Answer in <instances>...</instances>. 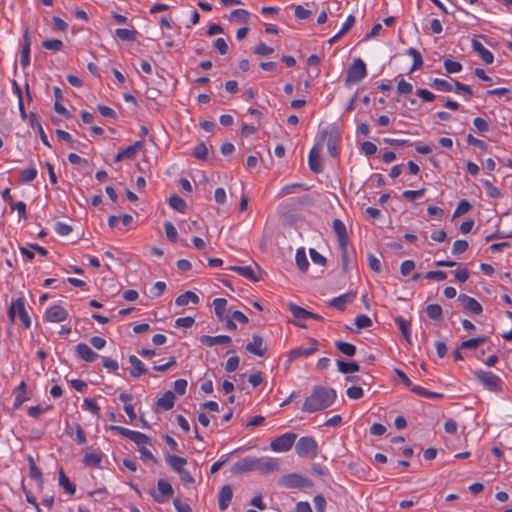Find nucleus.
<instances>
[{"label":"nucleus","mask_w":512,"mask_h":512,"mask_svg":"<svg viewBox=\"0 0 512 512\" xmlns=\"http://www.w3.org/2000/svg\"><path fill=\"white\" fill-rule=\"evenodd\" d=\"M54 229L61 236H66L72 232V227L63 222H56Z\"/></svg>","instance_id":"052dcab7"},{"label":"nucleus","mask_w":512,"mask_h":512,"mask_svg":"<svg viewBox=\"0 0 512 512\" xmlns=\"http://www.w3.org/2000/svg\"><path fill=\"white\" fill-rule=\"evenodd\" d=\"M169 205L172 209L178 211V212H185L187 208V204L184 199L179 197L178 195H172L169 200Z\"/></svg>","instance_id":"e433bc0d"},{"label":"nucleus","mask_w":512,"mask_h":512,"mask_svg":"<svg viewBox=\"0 0 512 512\" xmlns=\"http://www.w3.org/2000/svg\"><path fill=\"white\" fill-rule=\"evenodd\" d=\"M333 229L338 237L339 245L346 246L348 243V235L345 224L340 219L333 221Z\"/></svg>","instance_id":"5701e85b"},{"label":"nucleus","mask_w":512,"mask_h":512,"mask_svg":"<svg viewBox=\"0 0 512 512\" xmlns=\"http://www.w3.org/2000/svg\"><path fill=\"white\" fill-rule=\"evenodd\" d=\"M395 322L401 331L402 335L406 339L408 343H411V329H410V323L406 320H404L402 317H398L395 319Z\"/></svg>","instance_id":"72a5a7b5"},{"label":"nucleus","mask_w":512,"mask_h":512,"mask_svg":"<svg viewBox=\"0 0 512 512\" xmlns=\"http://www.w3.org/2000/svg\"><path fill=\"white\" fill-rule=\"evenodd\" d=\"M413 90L412 84L408 83L404 79H400L397 84V91L399 94H410Z\"/></svg>","instance_id":"6e6d98bb"},{"label":"nucleus","mask_w":512,"mask_h":512,"mask_svg":"<svg viewBox=\"0 0 512 512\" xmlns=\"http://www.w3.org/2000/svg\"><path fill=\"white\" fill-rule=\"evenodd\" d=\"M361 150L365 155L371 156L377 152V146L370 141H365L361 145Z\"/></svg>","instance_id":"774afa93"},{"label":"nucleus","mask_w":512,"mask_h":512,"mask_svg":"<svg viewBox=\"0 0 512 512\" xmlns=\"http://www.w3.org/2000/svg\"><path fill=\"white\" fill-rule=\"evenodd\" d=\"M135 156H136V153H135L134 148L131 147V146H128L127 148L119 151L115 155L114 161L115 162H119V161L124 160V159H133Z\"/></svg>","instance_id":"37998d69"},{"label":"nucleus","mask_w":512,"mask_h":512,"mask_svg":"<svg viewBox=\"0 0 512 512\" xmlns=\"http://www.w3.org/2000/svg\"><path fill=\"white\" fill-rule=\"evenodd\" d=\"M214 310L216 316L220 320H225V311L227 306V300L224 298H216L213 300Z\"/></svg>","instance_id":"c9c22d12"},{"label":"nucleus","mask_w":512,"mask_h":512,"mask_svg":"<svg viewBox=\"0 0 512 512\" xmlns=\"http://www.w3.org/2000/svg\"><path fill=\"white\" fill-rule=\"evenodd\" d=\"M231 18L240 22H246L249 18V12L244 9H235L231 12Z\"/></svg>","instance_id":"680f3d73"},{"label":"nucleus","mask_w":512,"mask_h":512,"mask_svg":"<svg viewBox=\"0 0 512 512\" xmlns=\"http://www.w3.org/2000/svg\"><path fill=\"white\" fill-rule=\"evenodd\" d=\"M406 53L408 55L412 56V58H413V65H412V67L410 69V72H413V71H415V70H417V69L422 67V65H423V58H422L421 53L418 50H416L415 48H409L406 51Z\"/></svg>","instance_id":"4c0bfd02"},{"label":"nucleus","mask_w":512,"mask_h":512,"mask_svg":"<svg viewBox=\"0 0 512 512\" xmlns=\"http://www.w3.org/2000/svg\"><path fill=\"white\" fill-rule=\"evenodd\" d=\"M103 453L99 451H87L84 455L83 462L89 467H99L102 462Z\"/></svg>","instance_id":"a878e982"},{"label":"nucleus","mask_w":512,"mask_h":512,"mask_svg":"<svg viewBox=\"0 0 512 512\" xmlns=\"http://www.w3.org/2000/svg\"><path fill=\"white\" fill-rule=\"evenodd\" d=\"M44 318L48 322H62L68 318V312L60 305H53L47 309Z\"/></svg>","instance_id":"f8f14e48"},{"label":"nucleus","mask_w":512,"mask_h":512,"mask_svg":"<svg viewBox=\"0 0 512 512\" xmlns=\"http://www.w3.org/2000/svg\"><path fill=\"white\" fill-rule=\"evenodd\" d=\"M296 438L297 435L293 432L282 434L270 443V448L274 452H286L291 449Z\"/></svg>","instance_id":"0eeeda50"},{"label":"nucleus","mask_w":512,"mask_h":512,"mask_svg":"<svg viewBox=\"0 0 512 512\" xmlns=\"http://www.w3.org/2000/svg\"><path fill=\"white\" fill-rule=\"evenodd\" d=\"M442 307L439 304H429L426 307L427 316L432 320H438L442 316Z\"/></svg>","instance_id":"a19ab883"},{"label":"nucleus","mask_w":512,"mask_h":512,"mask_svg":"<svg viewBox=\"0 0 512 512\" xmlns=\"http://www.w3.org/2000/svg\"><path fill=\"white\" fill-rule=\"evenodd\" d=\"M175 403V395L172 391H166L162 397H160L156 405L159 409L170 410L173 408Z\"/></svg>","instance_id":"393cba45"},{"label":"nucleus","mask_w":512,"mask_h":512,"mask_svg":"<svg viewBox=\"0 0 512 512\" xmlns=\"http://www.w3.org/2000/svg\"><path fill=\"white\" fill-rule=\"evenodd\" d=\"M167 461L175 472L181 473L183 470H185L183 468L184 465L187 463V460L185 458L176 455H169L167 457Z\"/></svg>","instance_id":"c85d7f7f"},{"label":"nucleus","mask_w":512,"mask_h":512,"mask_svg":"<svg viewBox=\"0 0 512 512\" xmlns=\"http://www.w3.org/2000/svg\"><path fill=\"white\" fill-rule=\"evenodd\" d=\"M295 450L300 457L313 459L317 456L318 445L313 437L304 436L297 441Z\"/></svg>","instance_id":"20e7f679"},{"label":"nucleus","mask_w":512,"mask_h":512,"mask_svg":"<svg viewBox=\"0 0 512 512\" xmlns=\"http://www.w3.org/2000/svg\"><path fill=\"white\" fill-rule=\"evenodd\" d=\"M337 367L343 374L357 372L360 370V366L356 362H344L342 360H337Z\"/></svg>","instance_id":"f704fd0d"},{"label":"nucleus","mask_w":512,"mask_h":512,"mask_svg":"<svg viewBox=\"0 0 512 512\" xmlns=\"http://www.w3.org/2000/svg\"><path fill=\"white\" fill-rule=\"evenodd\" d=\"M246 350L254 355L263 357L267 352V347L264 345L263 338L259 334H254L252 342L246 345Z\"/></svg>","instance_id":"4468645a"},{"label":"nucleus","mask_w":512,"mask_h":512,"mask_svg":"<svg viewBox=\"0 0 512 512\" xmlns=\"http://www.w3.org/2000/svg\"><path fill=\"white\" fill-rule=\"evenodd\" d=\"M355 325L358 329L368 328L372 325V320L367 315L361 314L355 318Z\"/></svg>","instance_id":"5fc2aeb1"},{"label":"nucleus","mask_w":512,"mask_h":512,"mask_svg":"<svg viewBox=\"0 0 512 512\" xmlns=\"http://www.w3.org/2000/svg\"><path fill=\"white\" fill-rule=\"evenodd\" d=\"M431 87L440 92H450L453 89L451 83L440 78H435L431 83Z\"/></svg>","instance_id":"58836bf2"},{"label":"nucleus","mask_w":512,"mask_h":512,"mask_svg":"<svg viewBox=\"0 0 512 512\" xmlns=\"http://www.w3.org/2000/svg\"><path fill=\"white\" fill-rule=\"evenodd\" d=\"M289 310L296 319L295 324L299 327H305L304 320L309 318L310 311L296 304H289Z\"/></svg>","instance_id":"aec40b11"},{"label":"nucleus","mask_w":512,"mask_h":512,"mask_svg":"<svg viewBox=\"0 0 512 512\" xmlns=\"http://www.w3.org/2000/svg\"><path fill=\"white\" fill-rule=\"evenodd\" d=\"M279 463L277 459L271 457H255V471H258L262 474H267L273 471L278 470Z\"/></svg>","instance_id":"9b49d317"},{"label":"nucleus","mask_w":512,"mask_h":512,"mask_svg":"<svg viewBox=\"0 0 512 512\" xmlns=\"http://www.w3.org/2000/svg\"><path fill=\"white\" fill-rule=\"evenodd\" d=\"M115 35L122 41L133 42L136 40L137 31L126 28H118L115 31Z\"/></svg>","instance_id":"473e14b6"},{"label":"nucleus","mask_w":512,"mask_h":512,"mask_svg":"<svg viewBox=\"0 0 512 512\" xmlns=\"http://www.w3.org/2000/svg\"><path fill=\"white\" fill-rule=\"evenodd\" d=\"M474 376L488 390L493 392L501 391V379L492 372L476 370L474 371Z\"/></svg>","instance_id":"423d86ee"},{"label":"nucleus","mask_w":512,"mask_h":512,"mask_svg":"<svg viewBox=\"0 0 512 512\" xmlns=\"http://www.w3.org/2000/svg\"><path fill=\"white\" fill-rule=\"evenodd\" d=\"M199 301L200 299L196 293L192 291H186L176 298L175 303L177 306H186L190 302L193 304H198Z\"/></svg>","instance_id":"bb28decb"},{"label":"nucleus","mask_w":512,"mask_h":512,"mask_svg":"<svg viewBox=\"0 0 512 512\" xmlns=\"http://www.w3.org/2000/svg\"><path fill=\"white\" fill-rule=\"evenodd\" d=\"M230 270L237 272L241 276L251 280L252 282H258L260 278L255 274L250 266H230Z\"/></svg>","instance_id":"cd10ccee"},{"label":"nucleus","mask_w":512,"mask_h":512,"mask_svg":"<svg viewBox=\"0 0 512 512\" xmlns=\"http://www.w3.org/2000/svg\"><path fill=\"white\" fill-rule=\"evenodd\" d=\"M213 47L221 54L225 55L228 52V45L223 38H217L214 43Z\"/></svg>","instance_id":"69168bd1"},{"label":"nucleus","mask_w":512,"mask_h":512,"mask_svg":"<svg viewBox=\"0 0 512 512\" xmlns=\"http://www.w3.org/2000/svg\"><path fill=\"white\" fill-rule=\"evenodd\" d=\"M368 266L376 273L381 272V261L373 254H368Z\"/></svg>","instance_id":"13d9d810"},{"label":"nucleus","mask_w":512,"mask_h":512,"mask_svg":"<svg viewBox=\"0 0 512 512\" xmlns=\"http://www.w3.org/2000/svg\"><path fill=\"white\" fill-rule=\"evenodd\" d=\"M327 141V150L330 156L337 157L339 153L340 135L338 131L333 128L331 130L323 129L318 133V142L323 145Z\"/></svg>","instance_id":"f03ea898"},{"label":"nucleus","mask_w":512,"mask_h":512,"mask_svg":"<svg viewBox=\"0 0 512 512\" xmlns=\"http://www.w3.org/2000/svg\"><path fill=\"white\" fill-rule=\"evenodd\" d=\"M425 189L422 188V189H419V190H406L403 192V197L410 200V201H413L417 198H420L422 197L424 194H425Z\"/></svg>","instance_id":"bf43d9fd"},{"label":"nucleus","mask_w":512,"mask_h":512,"mask_svg":"<svg viewBox=\"0 0 512 512\" xmlns=\"http://www.w3.org/2000/svg\"><path fill=\"white\" fill-rule=\"evenodd\" d=\"M367 76L366 64L361 58H355L347 70L345 84L358 83Z\"/></svg>","instance_id":"7ed1b4c3"},{"label":"nucleus","mask_w":512,"mask_h":512,"mask_svg":"<svg viewBox=\"0 0 512 512\" xmlns=\"http://www.w3.org/2000/svg\"><path fill=\"white\" fill-rule=\"evenodd\" d=\"M249 471H255V457H245L231 467L232 474H242Z\"/></svg>","instance_id":"2eb2a0df"},{"label":"nucleus","mask_w":512,"mask_h":512,"mask_svg":"<svg viewBox=\"0 0 512 512\" xmlns=\"http://www.w3.org/2000/svg\"><path fill=\"white\" fill-rule=\"evenodd\" d=\"M16 312L18 313V316L22 321L24 327L27 329L30 328L31 319L25 308V300L22 297L12 301L11 306L8 309V317L12 322L15 320Z\"/></svg>","instance_id":"39448f33"},{"label":"nucleus","mask_w":512,"mask_h":512,"mask_svg":"<svg viewBox=\"0 0 512 512\" xmlns=\"http://www.w3.org/2000/svg\"><path fill=\"white\" fill-rule=\"evenodd\" d=\"M295 261H296V265L299 268V270H301L302 272L307 271V269L309 267V262L306 257L304 248L297 249L296 255H295Z\"/></svg>","instance_id":"7c9ffc66"},{"label":"nucleus","mask_w":512,"mask_h":512,"mask_svg":"<svg viewBox=\"0 0 512 512\" xmlns=\"http://www.w3.org/2000/svg\"><path fill=\"white\" fill-rule=\"evenodd\" d=\"M157 488L158 493L152 491L151 496L158 503H163L166 499L170 498L173 495L174 490L172 485L163 479L158 480Z\"/></svg>","instance_id":"9d476101"},{"label":"nucleus","mask_w":512,"mask_h":512,"mask_svg":"<svg viewBox=\"0 0 512 512\" xmlns=\"http://www.w3.org/2000/svg\"><path fill=\"white\" fill-rule=\"evenodd\" d=\"M75 351L77 356L86 361V362H94L98 358V354L95 353L87 344L79 343L75 347Z\"/></svg>","instance_id":"f3484780"},{"label":"nucleus","mask_w":512,"mask_h":512,"mask_svg":"<svg viewBox=\"0 0 512 512\" xmlns=\"http://www.w3.org/2000/svg\"><path fill=\"white\" fill-rule=\"evenodd\" d=\"M83 408L85 410L92 412L96 416H99V414H100V407L97 405V403L94 400H92L90 398L84 399Z\"/></svg>","instance_id":"864d4df0"},{"label":"nucleus","mask_w":512,"mask_h":512,"mask_svg":"<svg viewBox=\"0 0 512 512\" xmlns=\"http://www.w3.org/2000/svg\"><path fill=\"white\" fill-rule=\"evenodd\" d=\"M444 68L447 73H458L462 70V64L457 61L446 59L444 61Z\"/></svg>","instance_id":"09e8293b"},{"label":"nucleus","mask_w":512,"mask_h":512,"mask_svg":"<svg viewBox=\"0 0 512 512\" xmlns=\"http://www.w3.org/2000/svg\"><path fill=\"white\" fill-rule=\"evenodd\" d=\"M472 48L473 51L476 52L479 57L486 63V64H492L494 61V55L491 51L486 49L481 42H479L476 39L472 40Z\"/></svg>","instance_id":"412c9836"},{"label":"nucleus","mask_w":512,"mask_h":512,"mask_svg":"<svg viewBox=\"0 0 512 512\" xmlns=\"http://www.w3.org/2000/svg\"><path fill=\"white\" fill-rule=\"evenodd\" d=\"M194 322V318L190 316L177 318L175 321V326L181 328H190L193 326Z\"/></svg>","instance_id":"0e129e2a"},{"label":"nucleus","mask_w":512,"mask_h":512,"mask_svg":"<svg viewBox=\"0 0 512 512\" xmlns=\"http://www.w3.org/2000/svg\"><path fill=\"white\" fill-rule=\"evenodd\" d=\"M42 46L47 50L60 51L63 47V42L59 39H47L43 41Z\"/></svg>","instance_id":"49530a36"},{"label":"nucleus","mask_w":512,"mask_h":512,"mask_svg":"<svg viewBox=\"0 0 512 512\" xmlns=\"http://www.w3.org/2000/svg\"><path fill=\"white\" fill-rule=\"evenodd\" d=\"M59 484L69 495L75 494L76 486L69 480L62 470L59 473Z\"/></svg>","instance_id":"2f4dec72"},{"label":"nucleus","mask_w":512,"mask_h":512,"mask_svg":"<svg viewBox=\"0 0 512 512\" xmlns=\"http://www.w3.org/2000/svg\"><path fill=\"white\" fill-rule=\"evenodd\" d=\"M458 300L463 304L464 309L472 314L479 315L483 312L482 305L475 298L467 294H460Z\"/></svg>","instance_id":"ddd939ff"},{"label":"nucleus","mask_w":512,"mask_h":512,"mask_svg":"<svg viewBox=\"0 0 512 512\" xmlns=\"http://www.w3.org/2000/svg\"><path fill=\"white\" fill-rule=\"evenodd\" d=\"M131 441H133L138 447L150 444L151 439L146 434L135 431L134 436H132Z\"/></svg>","instance_id":"8fccbe9b"},{"label":"nucleus","mask_w":512,"mask_h":512,"mask_svg":"<svg viewBox=\"0 0 512 512\" xmlns=\"http://www.w3.org/2000/svg\"><path fill=\"white\" fill-rule=\"evenodd\" d=\"M411 391L417 395L427 397V398H441L443 395L440 393L429 391L425 388H422L420 386H413L411 388Z\"/></svg>","instance_id":"c03bdc74"},{"label":"nucleus","mask_w":512,"mask_h":512,"mask_svg":"<svg viewBox=\"0 0 512 512\" xmlns=\"http://www.w3.org/2000/svg\"><path fill=\"white\" fill-rule=\"evenodd\" d=\"M232 497H233L232 487L228 484L224 485L221 488V490L219 492V497H218V505H219V509L221 511H225L229 507Z\"/></svg>","instance_id":"6ab92c4d"},{"label":"nucleus","mask_w":512,"mask_h":512,"mask_svg":"<svg viewBox=\"0 0 512 512\" xmlns=\"http://www.w3.org/2000/svg\"><path fill=\"white\" fill-rule=\"evenodd\" d=\"M280 483L286 488L310 487L312 485L311 480L296 473L283 476Z\"/></svg>","instance_id":"1a4fd4ad"},{"label":"nucleus","mask_w":512,"mask_h":512,"mask_svg":"<svg viewBox=\"0 0 512 512\" xmlns=\"http://www.w3.org/2000/svg\"><path fill=\"white\" fill-rule=\"evenodd\" d=\"M323 145L316 143L309 152L308 164L309 168L314 173H320L323 170V164L321 159V152Z\"/></svg>","instance_id":"6e6552de"},{"label":"nucleus","mask_w":512,"mask_h":512,"mask_svg":"<svg viewBox=\"0 0 512 512\" xmlns=\"http://www.w3.org/2000/svg\"><path fill=\"white\" fill-rule=\"evenodd\" d=\"M485 342V337L471 338L461 343L460 349L477 348L480 344Z\"/></svg>","instance_id":"a18cd8bd"},{"label":"nucleus","mask_w":512,"mask_h":512,"mask_svg":"<svg viewBox=\"0 0 512 512\" xmlns=\"http://www.w3.org/2000/svg\"><path fill=\"white\" fill-rule=\"evenodd\" d=\"M318 350V343L316 340L311 341V345L309 347H297L291 350L289 354V360L292 361L294 359L309 356L315 353Z\"/></svg>","instance_id":"dca6fc26"},{"label":"nucleus","mask_w":512,"mask_h":512,"mask_svg":"<svg viewBox=\"0 0 512 512\" xmlns=\"http://www.w3.org/2000/svg\"><path fill=\"white\" fill-rule=\"evenodd\" d=\"M129 362L132 366L130 370V374L134 378H139L141 375L146 374L148 369L144 366L142 361L137 358L135 355L129 356Z\"/></svg>","instance_id":"4be33fe9"},{"label":"nucleus","mask_w":512,"mask_h":512,"mask_svg":"<svg viewBox=\"0 0 512 512\" xmlns=\"http://www.w3.org/2000/svg\"><path fill=\"white\" fill-rule=\"evenodd\" d=\"M415 269V263L413 260H405L400 266V272L403 276L409 275Z\"/></svg>","instance_id":"338daca9"},{"label":"nucleus","mask_w":512,"mask_h":512,"mask_svg":"<svg viewBox=\"0 0 512 512\" xmlns=\"http://www.w3.org/2000/svg\"><path fill=\"white\" fill-rule=\"evenodd\" d=\"M335 346L341 353H343L344 355H346L348 357L354 356L357 351V348L355 345L348 343V342L341 341V340H337L335 342Z\"/></svg>","instance_id":"c756f323"},{"label":"nucleus","mask_w":512,"mask_h":512,"mask_svg":"<svg viewBox=\"0 0 512 512\" xmlns=\"http://www.w3.org/2000/svg\"><path fill=\"white\" fill-rule=\"evenodd\" d=\"M346 394L350 399H360L363 396V389L359 386H351L347 389Z\"/></svg>","instance_id":"e2e57ef3"},{"label":"nucleus","mask_w":512,"mask_h":512,"mask_svg":"<svg viewBox=\"0 0 512 512\" xmlns=\"http://www.w3.org/2000/svg\"><path fill=\"white\" fill-rule=\"evenodd\" d=\"M469 245L466 240H456L452 247L453 255H460L468 249Z\"/></svg>","instance_id":"603ef678"},{"label":"nucleus","mask_w":512,"mask_h":512,"mask_svg":"<svg viewBox=\"0 0 512 512\" xmlns=\"http://www.w3.org/2000/svg\"><path fill=\"white\" fill-rule=\"evenodd\" d=\"M200 342L208 347L216 345H224L232 342V338L228 335L209 336L203 335L200 337Z\"/></svg>","instance_id":"a211bd4d"},{"label":"nucleus","mask_w":512,"mask_h":512,"mask_svg":"<svg viewBox=\"0 0 512 512\" xmlns=\"http://www.w3.org/2000/svg\"><path fill=\"white\" fill-rule=\"evenodd\" d=\"M471 208H472L471 204L466 199L460 200L456 209L454 210L453 218H458V217L468 213Z\"/></svg>","instance_id":"79ce46f5"},{"label":"nucleus","mask_w":512,"mask_h":512,"mask_svg":"<svg viewBox=\"0 0 512 512\" xmlns=\"http://www.w3.org/2000/svg\"><path fill=\"white\" fill-rule=\"evenodd\" d=\"M164 230H165V234H166L167 238L170 241L175 243L177 241V238H178V233H177V230L174 227V225L171 222H165L164 223Z\"/></svg>","instance_id":"3c124183"},{"label":"nucleus","mask_w":512,"mask_h":512,"mask_svg":"<svg viewBox=\"0 0 512 512\" xmlns=\"http://www.w3.org/2000/svg\"><path fill=\"white\" fill-rule=\"evenodd\" d=\"M37 177V170L34 167H29L21 170L19 181L22 183H28L33 181Z\"/></svg>","instance_id":"ea45409f"},{"label":"nucleus","mask_w":512,"mask_h":512,"mask_svg":"<svg viewBox=\"0 0 512 512\" xmlns=\"http://www.w3.org/2000/svg\"><path fill=\"white\" fill-rule=\"evenodd\" d=\"M309 254H310L311 260L314 264L325 266L326 258L323 255H321L319 252H317L314 248H311L309 250Z\"/></svg>","instance_id":"4d7b16f0"},{"label":"nucleus","mask_w":512,"mask_h":512,"mask_svg":"<svg viewBox=\"0 0 512 512\" xmlns=\"http://www.w3.org/2000/svg\"><path fill=\"white\" fill-rule=\"evenodd\" d=\"M208 147L204 143L198 144L193 150V156L200 160H206L208 156Z\"/></svg>","instance_id":"de8ad7c7"},{"label":"nucleus","mask_w":512,"mask_h":512,"mask_svg":"<svg viewBox=\"0 0 512 512\" xmlns=\"http://www.w3.org/2000/svg\"><path fill=\"white\" fill-rule=\"evenodd\" d=\"M355 294L353 293H345L339 297L333 298L329 305L337 310L343 311L345 310L348 303L352 302Z\"/></svg>","instance_id":"b1692460"},{"label":"nucleus","mask_w":512,"mask_h":512,"mask_svg":"<svg viewBox=\"0 0 512 512\" xmlns=\"http://www.w3.org/2000/svg\"><path fill=\"white\" fill-rule=\"evenodd\" d=\"M336 398L337 393L333 388L316 385L313 387L311 394L305 398L301 409L307 413L323 411L330 407Z\"/></svg>","instance_id":"f257e3e1"}]
</instances>
